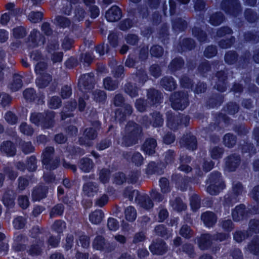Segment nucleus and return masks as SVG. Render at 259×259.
Segmentation results:
<instances>
[{
  "mask_svg": "<svg viewBox=\"0 0 259 259\" xmlns=\"http://www.w3.org/2000/svg\"><path fill=\"white\" fill-rule=\"evenodd\" d=\"M142 132V129L140 125L133 121H129L125 128L122 144L126 147L136 144L141 136Z\"/></svg>",
  "mask_w": 259,
  "mask_h": 259,
  "instance_id": "1",
  "label": "nucleus"
},
{
  "mask_svg": "<svg viewBox=\"0 0 259 259\" xmlns=\"http://www.w3.org/2000/svg\"><path fill=\"white\" fill-rule=\"evenodd\" d=\"M41 161L45 168L49 170L56 169L60 163V158L55 155V149L53 147H47L41 154Z\"/></svg>",
  "mask_w": 259,
  "mask_h": 259,
  "instance_id": "2",
  "label": "nucleus"
},
{
  "mask_svg": "<svg viewBox=\"0 0 259 259\" xmlns=\"http://www.w3.org/2000/svg\"><path fill=\"white\" fill-rule=\"evenodd\" d=\"M171 107L175 110H183L189 105L188 95L187 92H178L170 97Z\"/></svg>",
  "mask_w": 259,
  "mask_h": 259,
  "instance_id": "3",
  "label": "nucleus"
},
{
  "mask_svg": "<svg viewBox=\"0 0 259 259\" xmlns=\"http://www.w3.org/2000/svg\"><path fill=\"white\" fill-rule=\"evenodd\" d=\"M221 9L226 14L233 17H237L241 13L242 8L238 0H223Z\"/></svg>",
  "mask_w": 259,
  "mask_h": 259,
  "instance_id": "4",
  "label": "nucleus"
},
{
  "mask_svg": "<svg viewBox=\"0 0 259 259\" xmlns=\"http://www.w3.org/2000/svg\"><path fill=\"white\" fill-rule=\"evenodd\" d=\"M94 84L95 79L93 73L84 74L78 80V88L82 93H87L94 88Z\"/></svg>",
  "mask_w": 259,
  "mask_h": 259,
  "instance_id": "5",
  "label": "nucleus"
},
{
  "mask_svg": "<svg viewBox=\"0 0 259 259\" xmlns=\"http://www.w3.org/2000/svg\"><path fill=\"white\" fill-rule=\"evenodd\" d=\"M227 70L218 71L212 78L214 88L220 92L225 91L227 87Z\"/></svg>",
  "mask_w": 259,
  "mask_h": 259,
  "instance_id": "6",
  "label": "nucleus"
},
{
  "mask_svg": "<svg viewBox=\"0 0 259 259\" xmlns=\"http://www.w3.org/2000/svg\"><path fill=\"white\" fill-rule=\"evenodd\" d=\"M250 213V210L247 209L244 204L236 206L232 211L233 219L235 222H239L247 218Z\"/></svg>",
  "mask_w": 259,
  "mask_h": 259,
  "instance_id": "7",
  "label": "nucleus"
},
{
  "mask_svg": "<svg viewBox=\"0 0 259 259\" xmlns=\"http://www.w3.org/2000/svg\"><path fill=\"white\" fill-rule=\"evenodd\" d=\"M46 238V235L41 234L40 237L37 238L34 243L31 245L28 251L31 255H37L41 254L44 247V242Z\"/></svg>",
  "mask_w": 259,
  "mask_h": 259,
  "instance_id": "8",
  "label": "nucleus"
},
{
  "mask_svg": "<svg viewBox=\"0 0 259 259\" xmlns=\"http://www.w3.org/2000/svg\"><path fill=\"white\" fill-rule=\"evenodd\" d=\"M83 136L79 138L80 144L90 146L92 145L90 140H93L97 137V133L96 130L92 127L87 128L84 131Z\"/></svg>",
  "mask_w": 259,
  "mask_h": 259,
  "instance_id": "9",
  "label": "nucleus"
},
{
  "mask_svg": "<svg viewBox=\"0 0 259 259\" xmlns=\"http://www.w3.org/2000/svg\"><path fill=\"white\" fill-rule=\"evenodd\" d=\"M149 249L153 254L161 255L167 251V246L164 241L157 239L152 242L149 246Z\"/></svg>",
  "mask_w": 259,
  "mask_h": 259,
  "instance_id": "10",
  "label": "nucleus"
},
{
  "mask_svg": "<svg viewBox=\"0 0 259 259\" xmlns=\"http://www.w3.org/2000/svg\"><path fill=\"white\" fill-rule=\"evenodd\" d=\"M55 112L47 111L43 113V118L41 121V127L48 129L53 127L55 123Z\"/></svg>",
  "mask_w": 259,
  "mask_h": 259,
  "instance_id": "11",
  "label": "nucleus"
},
{
  "mask_svg": "<svg viewBox=\"0 0 259 259\" xmlns=\"http://www.w3.org/2000/svg\"><path fill=\"white\" fill-rule=\"evenodd\" d=\"M135 202L141 207L145 209H150L153 207V203L148 195L139 194L135 198Z\"/></svg>",
  "mask_w": 259,
  "mask_h": 259,
  "instance_id": "12",
  "label": "nucleus"
},
{
  "mask_svg": "<svg viewBox=\"0 0 259 259\" xmlns=\"http://www.w3.org/2000/svg\"><path fill=\"white\" fill-rule=\"evenodd\" d=\"M122 155L126 160L131 161L136 166H141L143 163L144 158L139 152H125L123 153Z\"/></svg>",
  "mask_w": 259,
  "mask_h": 259,
  "instance_id": "13",
  "label": "nucleus"
},
{
  "mask_svg": "<svg viewBox=\"0 0 259 259\" xmlns=\"http://www.w3.org/2000/svg\"><path fill=\"white\" fill-rule=\"evenodd\" d=\"M147 101L150 105H154L161 103L162 99L161 93L154 89H150L147 91Z\"/></svg>",
  "mask_w": 259,
  "mask_h": 259,
  "instance_id": "14",
  "label": "nucleus"
},
{
  "mask_svg": "<svg viewBox=\"0 0 259 259\" xmlns=\"http://www.w3.org/2000/svg\"><path fill=\"white\" fill-rule=\"evenodd\" d=\"M122 12L121 9L117 6H113L105 14V17L108 21L115 22L121 19Z\"/></svg>",
  "mask_w": 259,
  "mask_h": 259,
  "instance_id": "15",
  "label": "nucleus"
},
{
  "mask_svg": "<svg viewBox=\"0 0 259 259\" xmlns=\"http://www.w3.org/2000/svg\"><path fill=\"white\" fill-rule=\"evenodd\" d=\"M28 38L33 47L44 45L45 41V37L36 29H33L31 31Z\"/></svg>",
  "mask_w": 259,
  "mask_h": 259,
  "instance_id": "16",
  "label": "nucleus"
},
{
  "mask_svg": "<svg viewBox=\"0 0 259 259\" xmlns=\"http://www.w3.org/2000/svg\"><path fill=\"white\" fill-rule=\"evenodd\" d=\"M181 147L194 150L197 148V140L196 138L190 134L184 136L180 141Z\"/></svg>",
  "mask_w": 259,
  "mask_h": 259,
  "instance_id": "17",
  "label": "nucleus"
},
{
  "mask_svg": "<svg viewBox=\"0 0 259 259\" xmlns=\"http://www.w3.org/2000/svg\"><path fill=\"white\" fill-rule=\"evenodd\" d=\"M157 147L156 140L152 138L147 139L142 146L143 152L149 155H152L155 152Z\"/></svg>",
  "mask_w": 259,
  "mask_h": 259,
  "instance_id": "18",
  "label": "nucleus"
},
{
  "mask_svg": "<svg viewBox=\"0 0 259 259\" xmlns=\"http://www.w3.org/2000/svg\"><path fill=\"white\" fill-rule=\"evenodd\" d=\"M28 241L27 237L23 234H18L14 237L13 249L16 251L24 250L26 249L24 243Z\"/></svg>",
  "mask_w": 259,
  "mask_h": 259,
  "instance_id": "19",
  "label": "nucleus"
},
{
  "mask_svg": "<svg viewBox=\"0 0 259 259\" xmlns=\"http://www.w3.org/2000/svg\"><path fill=\"white\" fill-rule=\"evenodd\" d=\"M164 166L161 162L156 163L151 161L149 163L146 170V174L148 175H152L157 174L161 175L164 172Z\"/></svg>",
  "mask_w": 259,
  "mask_h": 259,
  "instance_id": "20",
  "label": "nucleus"
},
{
  "mask_svg": "<svg viewBox=\"0 0 259 259\" xmlns=\"http://www.w3.org/2000/svg\"><path fill=\"white\" fill-rule=\"evenodd\" d=\"M201 219L205 226L207 227H212L217 223L218 218L213 212L206 211L202 213Z\"/></svg>",
  "mask_w": 259,
  "mask_h": 259,
  "instance_id": "21",
  "label": "nucleus"
},
{
  "mask_svg": "<svg viewBox=\"0 0 259 259\" xmlns=\"http://www.w3.org/2000/svg\"><path fill=\"white\" fill-rule=\"evenodd\" d=\"M95 164L93 161L89 158L83 157L80 159L78 163L79 168L85 173L90 172L93 169Z\"/></svg>",
  "mask_w": 259,
  "mask_h": 259,
  "instance_id": "22",
  "label": "nucleus"
},
{
  "mask_svg": "<svg viewBox=\"0 0 259 259\" xmlns=\"http://www.w3.org/2000/svg\"><path fill=\"white\" fill-rule=\"evenodd\" d=\"M213 241L211 234L208 233L202 234L198 240L199 248L202 250L207 249L211 246Z\"/></svg>",
  "mask_w": 259,
  "mask_h": 259,
  "instance_id": "23",
  "label": "nucleus"
},
{
  "mask_svg": "<svg viewBox=\"0 0 259 259\" xmlns=\"http://www.w3.org/2000/svg\"><path fill=\"white\" fill-rule=\"evenodd\" d=\"M226 166L230 171H234L240 163L239 155L232 154L225 159Z\"/></svg>",
  "mask_w": 259,
  "mask_h": 259,
  "instance_id": "24",
  "label": "nucleus"
},
{
  "mask_svg": "<svg viewBox=\"0 0 259 259\" xmlns=\"http://www.w3.org/2000/svg\"><path fill=\"white\" fill-rule=\"evenodd\" d=\"M82 190L85 195L89 197L93 196L98 192L99 185L95 182H87L83 185Z\"/></svg>",
  "mask_w": 259,
  "mask_h": 259,
  "instance_id": "25",
  "label": "nucleus"
},
{
  "mask_svg": "<svg viewBox=\"0 0 259 259\" xmlns=\"http://www.w3.org/2000/svg\"><path fill=\"white\" fill-rule=\"evenodd\" d=\"M180 120L178 115H174L171 113H167V124L171 130H176L181 127Z\"/></svg>",
  "mask_w": 259,
  "mask_h": 259,
  "instance_id": "26",
  "label": "nucleus"
},
{
  "mask_svg": "<svg viewBox=\"0 0 259 259\" xmlns=\"http://www.w3.org/2000/svg\"><path fill=\"white\" fill-rule=\"evenodd\" d=\"M76 102L74 100L67 102L61 112V119L65 120L67 117L72 116V114L70 112L73 111L76 108Z\"/></svg>",
  "mask_w": 259,
  "mask_h": 259,
  "instance_id": "27",
  "label": "nucleus"
},
{
  "mask_svg": "<svg viewBox=\"0 0 259 259\" xmlns=\"http://www.w3.org/2000/svg\"><path fill=\"white\" fill-rule=\"evenodd\" d=\"M22 76L18 74H15L12 81L8 85V88L12 92H16L20 89L23 85Z\"/></svg>",
  "mask_w": 259,
  "mask_h": 259,
  "instance_id": "28",
  "label": "nucleus"
},
{
  "mask_svg": "<svg viewBox=\"0 0 259 259\" xmlns=\"http://www.w3.org/2000/svg\"><path fill=\"white\" fill-rule=\"evenodd\" d=\"M161 85L166 91H172L177 88V83L171 76H164L160 80Z\"/></svg>",
  "mask_w": 259,
  "mask_h": 259,
  "instance_id": "29",
  "label": "nucleus"
},
{
  "mask_svg": "<svg viewBox=\"0 0 259 259\" xmlns=\"http://www.w3.org/2000/svg\"><path fill=\"white\" fill-rule=\"evenodd\" d=\"M15 195L13 190L8 189L6 191L3 197L4 204L7 207L12 208L15 205Z\"/></svg>",
  "mask_w": 259,
  "mask_h": 259,
  "instance_id": "30",
  "label": "nucleus"
},
{
  "mask_svg": "<svg viewBox=\"0 0 259 259\" xmlns=\"http://www.w3.org/2000/svg\"><path fill=\"white\" fill-rule=\"evenodd\" d=\"M220 64L223 65L222 62L216 61L213 62L212 64H210L208 61L205 60L200 64L198 70L202 75H204L206 73L211 70L212 65L216 67L217 65H220Z\"/></svg>",
  "mask_w": 259,
  "mask_h": 259,
  "instance_id": "31",
  "label": "nucleus"
},
{
  "mask_svg": "<svg viewBox=\"0 0 259 259\" xmlns=\"http://www.w3.org/2000/svg\"><path fill=\"white\" fill-rule=\"evenodd\" d=\"M1 150L2 152L7 156H12L16 153V148L14 144L9 141L3 142L1 146Z\"/></svg>",
  "mask_w": 259,
  "mask_h": 259,
  "instance_id": "32",
  "label": "nucleus"
},
{
  "mask_svg": "<svg viewBox=\"0 0 259 259\" xmlns=\"http://www.w3.org/2000/svg\"><path fill=\"white\" fill-rule=\"evenodd\" d=\"M246 249L254 255H259V236H254L248 243Z\"/></svg>",
  "mask_w": 259,
  "mask_h": 259,
  "instance_id": "33",
  "label": "nucleus"
},
{
  "mask_svg": "<svg viewBox=\"0 0 259 259\" xmlns=\"http://www.w3.org/2000/svg\"><path fill=\"white\" fill-rule=\"evenodd\" d=\"M225 20L224 15L221 12H217L210 15L208 22L213 26H217L221 25Z\"/></svg>",
  "mask_w": 259,
  "mask_h": 259,
  "instance_id": "34",
  "label": "nucleus"
},
{
  "mask_svg": "<svg viewBox=\"0 0 259 259\" xmlns=\"http://www.w3.org/2000/svg\"><path fill=\"white\" fill-rule=\"evenodd\" d=\"M48 192V188L46 186H39L32 192V197L34 201H39L46 197Z\"/></svg>",
  "mask_w": 259,
  "mask_h": 259,
  "instance_id": "35",
  "label": "nucleus"
},
{
  "mask_svg": "<svg viewBox=\"0 0 259 259\" xmlns=\"http://www.w3.org/2000/svg\"><path fill=\"white\" fill-rule=\"evenodd\" d=\"M83 2L89 8V11L92 18L95 19L99 15V9L95 5V0H83Z\"/></svg>",
  "mask_w": 259,
  "mask_h": 259,
  "instance_id": "36",
  "label": "nucleus"
},
{
  "mask_svg": "<svg viewBox=\"0 0 259 259\" xmlns=\"http://www.w3.org/2000/svg\"><path fill=\"white\" fill-rule=\"evenodd\" d=\"M191 160V158L186 155H180V165L179 167V169L183 171L188 173L191 171L192 168L189 165L186 164L189 163Z\"/></svg>",
  "mask_w": 259,
  "mask_h": 259,
  "instance_id": "37",
  "label": "nucleus"
},
{
  "mask_svg": "<svg viewBox=\"0 0 259 259\" xmlns=\"http://www.w3.org/2000/svg\"><path fill=\"white\" fill-rule=\"evenodd\" d=\"M104 217V213L102 210L97 209L89 215L90 221L94 224L98 225L101 223Z\"/></svg>",
  "mask_w": 259,
  "mask_h": 259,
  "instance_id": "38",
  "label": "nucleus"
},
{
  "mask_svg": "<svg viewBox=\"0 0 259 259\" xmlns=\"http://www.w3.org/2000/svg\"><path fill=\"white\" fill-rule=\"evenodd\" d=\"M52 76L48 73L40 74L36 80V83L39 88H45L52 81Z\"/></svg>",
  "mask_w": 259,
  "mask_h": 259,
  "instance_id": "39",
  "label": "nucleus"
},
{
  "mask_svg": "<svg viewBox=\"0 0 259 259\" xmlns=\"http://www.w3.org/2000/svg\"><path fill=\"white\" fill-rule=\"evenodd\" d=\"M151 118L150 119V124L154 127H159L163 125L164 119L162 115L160 112L155 111L150 114Z\"/></svg>",
  "mask_w": 259,
  "mask_h": 259,
  "instance_id": "40",
  "label": "nucleus"
},
{
  "mask_svg": "<svg viewBox=\"0 0 259 259\" xmlns=\"http://www.w3.org/2000/svg\"><path fill=\"white\" fill-rule=\"evenodd\" d=\"M172 28L176 31H182L187 27V22L181 18H177L172 20Z\"/></svg>",
  "mask_w": 259,
  "mask_h": 259,
  "instance_id": "41",
  "label": "nucleus"
},
{
  "mask_svg": "<svg viewBox=\"0 0 259 259\" xmlns=\"http://www.w3.org/2000/svg\"><path fill=\"white\" fill-rule=\"evenodd\" d=\"M87 15L85 10L80 5L76 6L73 10V19L75 21H82Z\"/></svg>",
  "mask_w": 259,
  "mask_h": 259,
  "instance_id": "42",
  "label": "nucleus"
},
{
  "mask_svg": "<svg viewBox=\"0 0 259 259\" xmlns=\"http://www.w3.org/2000/svg\"><path fill=\"white\" fill-rule=\"evenodd\" d=\"M218 225L223 231L227 233L231 232L234 228V225L232 220L229 219H226V218L221 219L219 221Z\"/></svg>",
  "mask_w": 259,
  "mask_h": 259,
  "instance_id": "43",
  "label": "nucleus"
},
{
  "mask_svg": "<svg viewBox=\"0 0 259 259\" xmlns=\"http://www.w3.org/2000/svg\"><path fill=\"white\" fill-rule=\"evenodd\" d=\"M184 65V61L181 57L174 59L168 65V69L172 72L181 69Z\"/></svg>",
  "mask_w": 259,
  "mask_h": 259,
  "instance_id": "44",
  "label": "nucleus"
},
{
  "mask_svg": "<svg viewBox=\"0 0 259 259\" xmlns=\"http://www.w3.org/2000/svg\"><path fill=\"white\" fill-rule=\"evenodd\" d=\"M207 182L210 184H225L221 174L219 171L211 172L209 176Z\"/></svg>",
  "mask_w": 259,
  "mask_h": 259,
  "instance_id": "45",
  "label": "nucleus"
},
{
  "mask_svg": "<svg viewBox=\"0 0 259 259\" xmlns=\"http://www.w3.org/2000/svg\"><path fill=\"white\" fill-rule=\"evenodd\" d=\"M124 92L131 97L134 98L138 95V89L136 85L131 82H127L123 87Z\"/></svg>",
  "mask_w": 259,
  "mask_h": 259,
  "instance_id": "46",
  "label": "nucleus"
},
{
  "mask_svg": "<svg viewBox=\"0 0 259 259\" xmlns=\"http://www.w3.org/2000/svg\"><path fill=\"white\" fill-rule=\"evenodd\" d=\"M226 187L225 184H210L207 186L206 191L211 195H217Z\"/></svg>",
  "mask_w": 259,
  "mask_h": 259,
  "instance_id": "47",
  "label": "nucleus"
},
{
  "mask_svg": "<svg viewBox=\"0 0 259 259\" xmlns=\"http://www.w3.org/2000/svg\"><path fill=\"white\" fill-rule=\"evenodd\" d=\"M104 87L105 89L109 91H114L118 87V82L113 80L110 77H107L103 81Z\"/></svg>",
  "mask_w": 259,
  "mask_h": 259,
  "instance_id": "48",
  "label": "nucleus"
},
{
  "mask_svg": "<svg viewBox=\"0 0 259 259\" xmlns=\"http://www.w3.org/2000/svg\"><path fill=\"white\" fill-rule=\"evenodd\" d=\"M193 36L201 42H205L207 40V34L200 28L195 27L192 29Z\"/></svg>",
  "mask_w": 259,
  "mask_h": 259,
  "instance_id": "49",
  "label": "nucleus"
},
{
  "mask_svg": "<svg viewBox=\"0 0 259 259\" xmlns=\"http://www.w3.org/2000/svg\"><path fill=\"white\" fill-rule=\"evenodd\" d=\"M170 203L172 208L178 211H182L187 208L186 204L180 198H176L174 201H170Z\"/></svg>",
  "mask_w": 259,
  "mask_h": 259,
  "instance_id": "50",
  "label": "nucleus"
},
{
  "mask_svg": "<svg viewBox=\"0 0 259 259\" xmlns=\"http://www.w3.org/2000/svg\"><path fill=\"white\" fill-rule=\"evenodd\" d=\"M232 194L237 198L241 195L244 191L242 184L238 181H234L232 187Z\"/></svg>",
  "mask_w": 259,
  "mask_h": 259,
  "instance_id": "51",
  "label": "nucleus"
},
{
  "mask_svg": "<svg viewBox=\"0 0 259 259\" xmlns=\"http://www.w3.org/2000/svg\"><path fill=\"white\" fill-rule=\"evenodd\" d=\"M124 214L126 220L133 222L137 218V211L134 207L129 206L125 209Z\"/></svg>",
  "mask_w": 259,
  "mask_h": 259,
  "instance_id": "52",
  "label": "nucleus"
},
{
  "mask_svg": "<svg viewBox=\"0 0 259 259\" xmlns=\"http://www.w3.org/2000/svg\"><path fill=\"white\" fill-rule=\"evenodd\" d=\"M181 52L191 50L195 47V42L192 38H184L180 42Z\"/></svg>",
  "mask_w": 259,
  "mask_h": 259,
  "instance_id": "53",
  "label": "nucleus"
},
{
  "mask_svg": "<svg viewBox=\"0 0 259 259\" xmlns=\"http://www.w3.org/2000/svg\"><path fill=\"white\" fill-rule=\"evenodd\" d=\"M64 209V207L62 204H57L51 209L50 212V218H53L57 216L62 215L63 213Z\"/></svg>",
  "mask_w": 259,
  "mask_h": 259,
  "instance_id": "54",
  "label": "nucleus"
},
{
  "mask_svg": "<svg viewBox=\"0 0 259 259\" xmlns=\"http://www.w3.org/2000/svg\"><path fill=\"white\" fill-rule=\"evenodd\" d=\"M154 232L157 235L164 238H168L170 234L163 225L156 226L154 228Z\"/></svg>",
  "mask_w": 259,
  "mask_h": 259,
  "instance_id": "55",
  "label": "nucleus"
},
{
  "mask_svg": "<svg viewBox=\"0 0 259 259\" xmlns=\"http://www.w3.org/2000/svg\"><path fill=\"white\" fill-rule=\"evenodd\" d=\"M223 142L226 146L231 148L236 143V137L233 134H227L224 136Z\"/></svg>",
  "mask_w": 259,
  "mask_h": 259,
  "instance_id": "56",
  "label": "nucleus"
},
{
  "mask_svg": "<svg viewBox=\"0 0 259 259\" xmlns=\"http://www.w3.org/2000/svg\"><path fill=\"white\" fill-rule=\"evenodd\" d=\"M55 21L56 24L62 28L68 27L71 25L70 20L67 17L62 16H57L55 19Z\"/></svg>",
  "mask_w": 259,
  "mask_h": 259,
  "instance_id": "57",
  "label": "nucleus"
},
{
  "mask_svg": "<svg viewBox=\"0 0 259 259\" xmlns=\"http://www.w3.org/2000/svg\"><path fill=\"white\" fill-rule=\"evenodd\" d=\"M66 223L61 220L55 221L52 226V229L59 234L62 233L66 229Z\"/></svg>",
  "mask_w": 259,
  "mask_h": 259,
  "instance_id": "58",
  "label": "nucleus"
},
{
  "mask_svg": "<svg viewBox=\"0 0 259 259\" xmlns=\"http://www.w3.org/2000/svg\"><path fill=\"white\" fill-rule=\"evenodd\" d=\"M224 149L219 146H215L210 149L211 157L213 159L221 158L224 153Z\"/></svg>",
  "mask_w": 259,
  "mask_h": 259,
  "instance_id": "59",
  "label": "nucleus"
},
{
  "mask_svg": "<svg viewBox=\"0 0 259 259\" xmlns=\"http://www.w3.org/2000/svg\"><path fill=\"white\" fill-rule=\"evenodd\" d=\"M238 55L234 51H229L225 56V62L229 64H233L236 62Z\"/></svg>",
  "mask_w": 259,
  "mask_h": 259,
  "instance_id": "60",
  "label": "nucleus"
},
{
  "mask_svg": "<svg viewBox=\"0 0 259 259\" xmlns=\"http://www.w3.org/2000/svg\"><path fill=\"white\" fill-rule=\"evenodd\" d=\"M42 118L43 113L34 112L31 114L30 120L32 123L41 127V121Z\"/></svg>",
  "mask_w": 259,
  "mask_h": 259,
  "instance_id": "61",
  "label": "nucleus"
},
{
  "mask_svg": "<svg viewBox=\"0 0 259 259\" xmlns=\"http://www.w3.org/2000/svg\"><path fill=\"white\" fill-rule=\"evenodd\" d=\"M180 234L183 237L189 239L193 236V232L189 226L185 225L181 227Z\"/></svg>",
  "mask_w": 259,
  "mask_h": 259,
  "instance_id": "62",
  "label": "nucleus"
},
{
  "mask_svg": "<svg viewBox=\"0 0 259 259\" xmlns=\"http://www.w3.org/2000/svg\"><path fill=\"white\" fill-rule=\"evenodd\" d=\"M105 244L104 238L101 236H97L93 243V247L98 250L103 249Z\"/></svg>",
  "mask_w": 259,
  "mask_h": 259,
  "instance_id": "63",
  "label": "nucleus"
},
{
  "mask_svg": "<svg viewBox=\"0 0 259 259\" xmlns=\"http://www.w3.org/2000/svg\"><path fill=\"white\" fill-rule=\"evenodd\" d=\"M182 251L187 254L191 258L195 257L194 246L190 243L184 244L182 247Z\"/></svg>",
  "mask_w": 259,
  "mask_h": 259,
  "instance_id": "64",
  "label": "nucleus"
}]
</instances>
